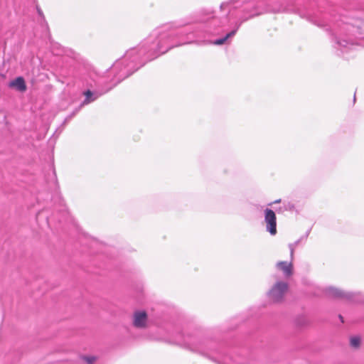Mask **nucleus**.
I'll list each match as a JSON object with an SVG mask.
<instances>
[{
    "label": "nucleus",
    "instance_id": "nucleus-8",
    "mask_svg": "<svg viewBox=\"0 0 364 364\" xmlns=\"http://www.w3.org/2000/svg\"><path fill=\"white\" fill-rule=\"evenodd\" d=\"M147 323V315L145 311H136L133 315V324L136 328H144Z\"/></svg>",
    "mask_w": 364,
    "mask_h": 364
},
{
    "label": "nucleus",
    "instance_id": "nucleus-1",
    "mask_svg": "<svg viewBox=\"0 0 364 364\" xmlns=\"http://www.w3.org/2000/svg\"><path fill=\"white\" fill-rule=\"evenodd\" d=\"M182 26L183 24L168 23L154 29L139 46L129 49L122 58L117 60L109 70L114 75L115 84L171 48L191 43L192 41L186 34L177 31Z\"/></svg>",
    "mask_w": 364,
    "mask_h": 364
},
{
    "label": "nucleus",
    "instance_id": "nucleus-7",
    "mask_svg": "<svg viewBox=\"0 0 364 364\" xmlns=\"http://www.w3.org/2000/svg\"><path fill=\"white\" fill-rule=\"evenodd\" d=\"M326 294L328 296L332 298L352 299L353 294L349 292H345L339 289L329 287L326 289Z\"/></svg>",
    "mask_w": 364,
    "mask_h": 364
},
{
    "label": "nucleus",
    "instance_id": "nucleus-10",
    "mask_svg": "<svg viewBox=\"0 0 364 364\" xmlns=\"http://www.w3.org/2000/svg\"><path fill=\"white\" fill-rule=\"evenodd\" d=\"M278 269L281 270L284 275L289 277L292 274V264L291 262H279L277 264Z\"/></svg>",
    "mask_w": 364,
    "mask_h": 364
},
{
    "label": "nucleus",
    "instance_id": "nucleus-6",
    "mask_svg": "<svg viewBox=\"0 0 364 364\" xmlns=\"http://www.w3.org/2000/svg\"><path fill=\"white\" fill-rule=\"evenodd\" d=\"M264 213V224L266 230L271 235H275L277 230V217L275 213L269 208H266Z\"/></svg>",
    "mask_w": 364,
    "mask_h": 364
},
{
    "label": "nucleus",
    "instance_id": "nucleus-4",
    "mask_svg": "<svg viewBox=\"0 0 364 364\" xmlns=\"http://www.w3.org/2000/svg\"><path fill=\"white\" fill-rule=\"evenodd\" d=\"M168 341L178 345L193 352L210 358L208 352L209 341L200 339L196 336L189 334L183 335L180 333L176 336L168 338Z\"/></svg>",
    "mask_w": 364,
    "mask_h": 364
},
{
    "label": "nucleus",
    "instance_id": "nucleus-2",
    "mask_svg": "<svg viewBox=\"0 0 364 364\" xmlns=\"http://www.w3.org/2000/svg\"><path fill=\"white\" fill-rule=\"evenodd\" d=\"M296 12L294 9L279 5L274 0H229L221 3L220 11L213 15L205 11L198 21L205 23V32L218 35L227 32L213 44L223 45L233 37L245 21L266 12Z\"/></svg>",
    "mask_w": 364,
    "mask_h": 364
},
{
    "label": "nucleus",
    "instance_id": "nucleus-19",
    "mask_svg": "<svg viewBox=\"0 0 364 364\" xmlns=\"http://www.w3.org/2000/svg\"><path fill=\"white\" fill-rule=\"evenodd\" d=\"M309 20H310V21H312V22H314V23H316V22H315V21H313V19H310V18H309Z\"/></svg>",
    "mask_w": 364,
    "mask_h": 364
},
{
    "label": "nucleus",
    "instance_id": "nucleus-5",
    "mask_svg": "<svg viewBox=\"0 0 364 364\" xmlns=\"http://www.w3.org/2000/svg\"><path fill=\"white\" fill-rule=\"evenodd\" d=\"M288 289V284L285 282H277L268 292V296L273 302L281 301Z\"/></svg>",
    "mask_w": 364,
    "mask_h": 364
},
{
    "label": "nucleus",
    "instance_id": "nucleus-16",
    "mask_svg": "<svg viewBox=\"0 0 364 364\" xmlns=\"http://www.w3.org/2000/svg\"><path fill=\"white\" fill-rule=\"evenodd\" d=\"M37 11H38V15L41 17H42V18L44 20V16H43L42 10L40 8L37 7Z\"/></svg>",
    "mask_w": 364,
    "mask_h": 364
},
{
    "label": "nucleus",
    "instance_id": "nucleus-11",
    "mask_svg": "<svg viewBox=\"0 0 364 364\" xmlns=\"http://www.w3.org/2000/svg\"><path fill=\"white\" fill-rule=\"evenodd\" d=\"M10 87H14L20 92H24L26 90L25 80L22 77H18L9 83Z\"/></svg>",
    "mask_w": 364,
    "mask_h": 364
},
{
    "label": "nucleus",
    "instance_id": "nucleus-3",
    "mask_svg": "<svg viewBox=\"0 0 364 364\" xmlns=\"http://www.w3.org/2000/svg\"><path fill=\"white\" fill-rule=\"evenodd\" d=\"M345 31L348 33H342L336 38L337 48L344 54L356 46H364V21H357L355 24L348 23Z\"/></svg>",
    "mask_w": 364,
    "mask_h": 364
},
{
    "label": "nucleus",
    "instance_id": "nucleus-13",
    "mask_svg": "<svg viewBox=\"0 0 364 364\" xmlns=\"http://www.w3.org/2000/svg\"><path fill=\"white\" fill-rule=\"evenodd\" d=\"M301 240H302V238H299V240L295 241L294 243H291V244L289 245V250H290V257H291V259L294 257V250L299 245V244L300 243Z\"/></svg>",
    "mask_w": 364,
    "mask_h": 364
},
{
    "label": "nucleus",
    "instance_id": "nucleus-15",
    "mask_svg": "<svg viewBox=\"0 0 364 364\" xmlns=\"http://www.w3.org/2000/svg\"><path fill=\"white\" fill-rule=\"evenodd\" d=\"M84 360L88 364H92L95 362V358L92 357V356H87V357H84Z\"/></svg>",
    "mask_w": 364,
    "mask_h": 364
},
{
    "label": "nucleus",
    "instance_id": "nucleus-14",
    "mask_svg": "<svg viewBox=\"0 0 364 364\" xmlns=\"http://www.w3.org/2000/svg\"><path fill=\"white\" fill-rule=\"evenodd\" d=\"M360 342V339L358 336H354L350 338V346L353 348H357L359 346Z\"/></svg>",
    "mask_w": 364,
    "mask_h": 364
},
{
    "label": "nucleus",
    "instance_id": "nucleus-12",
    "mask_svg": "<svg viewBox=\"0 0 364 364\" xmlns=\"http://www.w3.org/2000/svg\"><path fill=\"white\" fill-rule=\"evenodd\" d=\"M295 209V206L291 202L284 203L283 205L279 208L278 212L283 213L284 211H293Z\"/></svg>",
    "mask_w": 364,
    "mask_h": 364
},
{
    "label": "nucleus",
    "instance_id": "nucleus-17",
    "mask_svg": "<svg viewBox=\"0 0 364 364\" xmlns=\"http://www.w3.org/2000/svg\"><path fill=\"white\" fill-rule=\"evenodd\" d=\"M281 202V199H279V200H274V202L271 203L269 204V205H272V204H276V203H279Z\"/></svg>",
    "mask_w": 364,
    "mask_h": 364
},
{
    "label": "nucleus",
    "instance_id": "nucleus-18",
    "mask_svg": "<svg viewBox=\"0 0 364 364\" xmlns=\"http://www.w3.org/2000/svg\"><path fill=\"white\" fill-rule=\"evenodd\" d=\"M235 364H242L240 361H238V360H234L232 361Z\"/></svg>",
    "mask_w": 364,
    "mask_h": 364
},
{
    "label": "nucleus",
    "instance_id": "nucleus-9",
    "mask_svg": "<svg viewBox=\"0 0 364 364\" xmlns=\"http://www.w3.org/2000/svg\"><path fill=\"white\" fill-rule=\"evenodd\" d=\"M108 90H107L104 92H100L98 91L92 92L90 90H87L85 92H84L83 95H85V98L84 101L82 102V104L80 105V107L85 105H88V104L94 102L99 97H100L101 95L107 92Z\"/></svg>",
    "mask_w": 364,
    "mask_h": 364
}]
</instances>
